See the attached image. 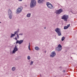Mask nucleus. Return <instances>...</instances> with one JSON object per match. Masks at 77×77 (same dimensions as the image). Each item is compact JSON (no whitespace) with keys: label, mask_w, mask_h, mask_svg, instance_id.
Segmentation results:
<instances>
[{"label":"nucleus","mask_w":77,"mask_h":77,"mask_svg":"<svg viewBox=\"0 0 77 77\" xmlns=\"http://www.w3.org/2000/svg\"><path fill=\"white\" fill-rule=\"evenodd\" d=\"M63 72H66L65 70H63Z\"/></svg>","instance_id":"29"},{"label":"nucleus","mask_w":77,"mask_h":77,"mask_svg":"<svg viewBox=\"0 0 77 77\" xmlns=\"http://www.w3.org/2000/svg\"><path fill=\"white\" fill-rule=\"evenodd\" d=\"M33 61H31V63H30V65H33Z\"/></svg>","instance_id":"20"},{"label":"nucleus","mask_w":77,"mask_h":77,"mask_svg":"<svg viewBox=\"0 0 77 77\" xmlns=\"http://www.w3.org/2000/svg\"><path fill=\"white\" fill-rule=\"evenodd\" d=\"M1 23V22L0 21V23Z\"/></svg>","instance_id":"36"},{"label":"nucleus","mask_w":77,"mask_h":77,"mask_svg":"<svg viewBox=\"0 0 77 77\" xmlns=\"http://www.w3.org/2000/svg\"><path fill=\"white\" fill-rule=\"evenodd\" d=\"M69 26H70V24H69V25H67V26H66L68 27H68H69Z\"/></svg>","instance_id":"25"},{"label":"nucleus","mask_w":77,"mask_h":77,"mask_svg":"<svg viewBox=\"0 0 77 77\" xmlns=\"http://www.w3.org/2000/svg\"><path fill=\"white\" fill-rule=\"evenodd\" d=\"M71 57V58H72V57Z\"/></svg>","instance_id":"38"},{"label":"nucleus","mask_w":77,"mask_h":77,"mask_svg":"<svg viewBox=\"0 0 77 77\" xmlns=\"http://www.w3.org/2000/svg\"><path fill=\"white\" fill-rule=\"evenodd\" d=\"M15 40H16V41H17V37H15Z\"/></svg>","instance_id":"30"},{"label":"nucleus","mask_w":77,"mask_h":77,"mask_svg":"<svg viewBox=\"0 0 77 77\" xmlns=\"http://www.w3.org/2000/svg\"><path fill=\"white\" fill-rule=\"evenodd\" d=\"M18 50V48H17V45H16L14 48V49L12 53H13V54H15V52H16V51H17Z\"/></svg>","instance_id":"7"},{"label":"nucleus","mask_w":77,"mask_h":77,"mask_svg":"<svg viewBox=\"0 0 77 77\" xmlns=\"http://www.w3.org/2000/svg\"><path fill=\"white\" fill-rule=\"evenodd\" d=\"M35 50H37V51H38V50H40V48H39L38 47H35Z\"/></svg>","instance_id":"13"},{"label":"nucleus","mask_w":77,"mask_h":77,"mask_svg":"<svg viewBox=\"0 0 77 77\" xmlns=\"http://www.w3.org/2000/svg\"><path fill=\"white\" fill-rule=\"evenodd\" d=\"M17 32V33H18L19 32V29H18L17 31H16Z\"/></svg>","instance_id":"28"},{"label":"nucleus","mask_w":77,"mask_h":77,"mask_svg":"<svg viewBox=\"0 0 77 77\" xmlns=\"http://www.w3.org/2000/svg\"><path fill=\"white\" fill-rule=\"evenodd\" d=\"M12 70L13 71H14L15 70V67H13L12 68Z\"/></svg>","instance_id":"17"},{"label":"nucleus","mask_w":77,"mask_h":77,"mask_svg":"<svg viewBox=\"0 0 77 77\" xmlns=\"http://www.w3.org/2000/svg\"><path fill=\"white\" fill-rule=\"evenodd\" d=\"M11 36H10V38H12V37H14L15 36L14 34L11 33Z\"/></svg>","instance_id":"14"},{"label":"nucleus","mask_w":77,"mask_h":77,"mask_svg":"<svg viewBox=\"0 0 77 77\" xmlns=\"http://www.w3.org/2000/svg\"><path fill=\"white\" fill-rule=\"evenodd\" d=\"M64 39H65V37L63 36L61 38V41H64Z\"/></svg>","instance_id":"18"},{"label":"nucleus","mask_w":77,"mask_h":77,"mask_svg":"<svg viewBox=\"0 0 77 77\" xmlns=\"http://www.w3.org/2000/svg\"><path fill=\"white\" fill-rule=\"evenodd\" d=\"M69 18L68 15H65L63 16L61 18V19L63 20L64 21H68V19Z\"/></svg>","instance_id":"5"},{"label":"nucleus","mask_w":77,"mask_h":77,"mask_svg":"<svg viewBox=\"0 0 77 77\" xmlns=\"http://www.w3.org/2000/svg\"><path fill=\"white\" fill-rule=\"evenodd\" d=\"M46 5H47L48 8H49V9H54V8L53 5H52L50 2H47L46 3Z\"/></svg>","instance_id":"3"},{"label":"nucleus","mask_w":77,"mask_h":77,"mask_svg":"<svg viewBox=\"0 0 77 77\" xmlns=\"http://www.w3.org/2000/svg\"><path fill=\"white\" fill-rule=\"evenodd\" d=\"M30 43H29V45L28 46V48L29 50H30Z\"/></svg>","instance_id":"22"},{"label":"nucleus","mask_w":77,"mask_h":77,"mask_svg":"<svg viewBox=\"0 0 77 77\" xmlns=\"http://www.w3.org/2000/svg\"><path fill=\"white\" fill-rule=\"evenodd\" d=\"M17 38L19 39L20 37H19V35H18V34H17Z\"/></svg>","instance_id":"23"},{"label":"nucleus","mask_w":77,"mask_h":77,"mask_svg":"<svg viewBox=\"0 0 77 77\" xmlns=\"http://www.w3.org/2000/svg\"><path fill=\"white\" fill-rule=\"evenodd\" d=\"M63 10L61 8H60V9L57 10L55 11V13L56 14H57V15H59L60 13H62V12H63Z\"/></svg>","instance_id":"6"},{"label":"nucleus","mask_w":77,"mask_h":77,"mask_svg":"<svg viewBox=\"0 0 77 77\" xmlns=\"http://www.w3.org/2000/svg\"><path fill=\"white\" fill-rule=\"evenodd\" d=\"M23 35V33H20L19 34V35Z\"/></svg>","instance_id":"27"},{"label":"nucleus","mask_w":77,"mask_h":77,"mask_svg":"<svg viewBox=\"0 0 77 77\" xmlns=\"http://www.w3.org/2000/svg\"><path fill=\"white\" fill-rule=\"evenodd\" d=\"M24 41L23 40H17L16 42V44H21Z\"/></svg>","instance_id":"10"},{"label":"nucleus","mask_w":77,"mask_h":77,"mask_svg":"<svg viewBox=\"0 0 77 77\" xmlns=\"http://www.w3.org/2000/svg\"><path fill=\"white\" fill-rule=\"evenodd\" d=\"M36 5V2L35 0H31L30 4V7L31 8H35Z\"/></svg>","instance_id":"1"},{"label":"nucleus","mask_w":77,"mask_h":77,"mask_svg":"<svg viewBox=\"0 0 77 77\" xmlns=\"http://www.w3.org/2000/svg\"><path fill=\"white\" fill-rule=\"evenodd\" d=\"M19 1L20 2H21V1H22L23 0H19Z\"/></svg>","instance_id":"33"},{"label":"nucleus","mask_w":77,"mask_h":77,"mask_svg":"<svg viewBox=\"0 0 77 77\" xmlns=\"http://www.w3.org/2000/svg\"><path fill=\"white\" fill-rule=\"evenodd\" d=\"M27 58L28 60H30V57L29 56H28Z\"/></svg>","instance_id":"21"},{"label":"nucleus","mask_w":77,"mask_h":77,"mask_svg":"<svg viewBox=\"0 0 77 77\" xmlns=\"http://www.w3.org/2000/svg\"><path fill=\"white\" fill-rule=\"evenodd\" d=\"M14 44H15V43H14Z\"/></svg>","instance_id":"37"},{"label":"nucleus","mask_w":77,"mask_h":77,"mask_svg":"<svg viewBox=\"0 0 77 77\" xmlns=\"http://www.w3.org/2000/svg\"><path fill=\"white\" fill-rule=\"evenodd\" d=\"M55 31L57 33L58 36H61V35H62L61 31H60V29L57 28L55 29Z\"/></svg>","instance_id":"4"},{"label":"nucleus","mask_w":77,"mask_h":77,"mask_svg":"<svg viewBox=\"0 0 77 77\" xmlns=\"http://www.w3.org/2000/svg\"><path fill=\"white\" fill-rule=\"evenodd\" d=\"M44 1V0H38V2L39 4H41V3H43Z\"/></svg>","instance_id":"11"},{"label":"nucleus","mask_w":77,"mask_h":77,"mask_svg":"<svg viewBox=\"0 0 77 77\" xmlns=\"http://www.w3.org/2000/svg\"><path fill=\"white\" fill-rule=\"evenodd\" d=\"M59 68H60L61 69L62 68V66H60V67H59Z\"/></svg>","instance_id":"31"},{"label":"nucleus","mask_w":77,"mask_h":77,"mask_svg":"<svg viewBox=\"0 0 77 77\" xmlns=\"http://www.w3.org/2000/svg\"><path fill=\"white\" fill-rule=\"evenodd\" d=\"M44 29H46V27H44Z\"/></svg>","instance_id":"32"},{"label":"nucleus","mask_w":77,"mask_h":77,"mask_svg":"<svg viewBox=\"0 0 77 77\" xmlns=\"http://www.w3.org/2000/svg\"><path fill=\"white\" fill-rule=\"evenodd\" d=\"M62 46L61 45L59 44L58 46V48H62Z\"/></svg>","instance_id":"16"},{"label":"nucleus","mask_w":77,"mask_h":77,"mask_svg":"<svg viewBox=\"0 0 77 77\" xmlns=\"http://www.w3.org/2000/svg\"><path fill=\"white\" fill-rule=\"evenodd\" d=\"M8 17L9 19H11L12 18V12L11 10V9H9L8 10Z\"/></svg>","instance_id":"2"},{"label":"nucleus","mask_w":77,"mask_h":77,"mask_svg":"<svg viewBox=\"0 0 77 77\" xmlns=\"http://www.w3.org/2000/svg\"><path fill=\"white\" fill-rule=\"evenodd\" d=\"M15 60H18V57L15 58Z\"/></svg>","instance_id":"26"},{"label":"nucleus","mask_w":77,"mask_h":77,"mask_svg":"<svg viewBox=\"0 0 77 77\" xmlns=\"http://www.w3.org/2000/svg\"><path fill=\"white\" fill-rule=\"evenodd\" d=\"M23 10V7H20L19 8H18L17 10V11L18 14L20 13Z\"/></svg>","instance_id":"9"},{"label":"nucleus","mask_w":77,"mask_h":77,"mask_svg":"<svg viewBox=\"0 0 77 77\" xmlns=\"http://www.w3.org/2000/svg\"><path fill=\"white\" fill-rule=\"evenodd\" d=\"M68 29V28L67 26H65L64 27V30H66V29Z\"/></svg>","instance_id":"19"},{"label":"nucleus","mask_w":77,"mask_h":77,"mask_svg":"<svg viewBox=\"0 0 77 77\" xmlns=\"http://www.w3.org/2000/svg\"><path fill=\"white\" fill-rule=\"evenodd\" d=\"M56 50L57 51H60L62 50V48L57 47L56 48Z\"/></svg>","instance_id":"12"},{"label":"nucleus","mask_w":77,"mask_h":77,"mask_svg":"<svg viewBox=\"0 0 77 77\" xmlns=\"http://www.w3.org/2000/svg\"><path fill=\"white\" fill-rule=\"evenodd\" d=\"M31 15V14H28L27 15V17H28V18L29 17H30V16Z\"/></svg>","instance_id":"15"},{"label":"nucleus","mask_w":77,"mask_h":77,"mask_svg":"<svg viewBox=\"0 0 77 77\" xmlns=\"http://www.w3.org/2000/svg\"><path fill=\"white\" fill-rule=\"evenodd\" d=\"M40 75V76L41 77V75Z\"/></svg>","instance_id":"34"},{"label":"nucleus","mask_w":77,"mask_h":77,"mask_svg":"<svg viewBox=\"0 0 77 77\" xmlns=\"http://www.w3.org/2000/svg\"><path fill=\"white\" fill-rule=\"evenodd\" d=\"M55 56H56V52L53 51L51 53V54L50 55V57H55Z\"/></svg>","instance_id":"8"},{"label":"nucleus","mask_w":77,"mask_h":77,"mask_svg":"<svg viewBox=\"0 0 77 77\" xmlns=\"http://www.w3.org/2000/svg\"><path fill=\"white\" fill-rule=\"evenodd\" d=\"M45 53H46V51H45Z\"/></svg>","instance_id":"35"},{"label":"nucleus","mask_w":77,"mask_h":77,"mask_svg":"<svg viewBox=\"0 0 77 77\" xmlns=\"http://www.w3.org/2000/svg\"><path fill=\"white\" fill-rule=\"evenodd\" d=\"M17 32L16 31L14 32V35H16V34H17Z\"/></svg>","instance_id":"24"}]
</instances>
